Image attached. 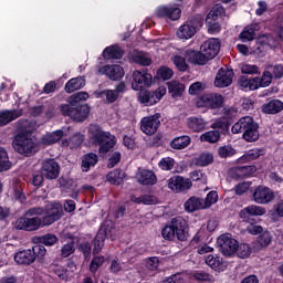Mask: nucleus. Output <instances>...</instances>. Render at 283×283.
I'll return each mask as SVG.
<instances>
[{"label":"nucleus","instance_id":"obj_19","mask_svg":"<svg viewBox=\"0 0 283 283\" xmlns=\"http://www.w3.org/2000/svg\"><path fill=\"white\" fill-rule=\"evenodd\" d=\"M266 213V208L262 206L251 205L242 209L239 213L243 222H251L253 216H264Z\"/></svg>","mask_w":283,"mask_h":283},{"label":"nucleus","instance_id":"obj_30","mask_svg":"<svg viewBox=\"0 0 283 283\" xmlns=\"http://www.w3.org/2000/svg\"><path fill=\"white\" fill-rule=\"evenodd\" d=\"M260 30V25L258 23H252L247 25L241 33L239 34V39L247 43L249 41H255V32Z\"/></svg>","mask_w":283,"mask_h":283},{"label":"nucleus","instance_id":"obj_36","mask_svg":"<svg viewBox=\"0 0 283 283\" xmlns=\"http://www.w3.org/2000/svg\"><path fill=\"white\" fill-rule=\"evenodd\" d=\"M138 182L144 186H154L156 185V182H158V178L156 177V174H154V171L143 170L138 178Z\"/></svg>","mask_w":283,"mask_h":283},{"label":"nucleus","instance_id":"obj_21","mask_svg":"<svg viewBox=\"0 0 283 283\" xmlns=\"http://www.w3.org/2000/svg\"><path fill=\"white\" fill-rule=\"evenodd\" d=\"M185 56L188 63H191V65H207V63H209V60L202 50L196 51L188 49L185 52Z\"/></svg>","mask_w":283,"mask_h":283},{"label":"nucleus","instance_id":"obj_44","mask_svg":"<svg viewBox=\"0 0 283 283\" xmlns=\"http://www.w3.org/2000/svg\"><path fill=\"white\" fill-rule=\"evenodd\" d=\"M38 244H42L43 247H54L56 242H59V237L54 233H46L36 238Z\"/></svg>","mask_w":283,"mask_h":283},{"label":"nucleus","instance_id":"obj_23","mask_svg":"<svg viewBox=\"0 0 283 283\" xmlns=\"http://www.w3.org/2000/svg\"><path fill=\"white\" fill-rule=\"evenodd\" d=\"M103 59L106 61H118L125 56V50L120 48L118 44H112L109 46H106L102 53Z\"/></svg>","mask_w":283,"mask_h":283},{"label":"nucleus","instance_id":"obj_34","mask_svg":"<svg viewBox=\"0 0 283 283\" xmlns=\"http://www.w3.org/2000/svg\"><path fill=\"white\" fill-rule=\"evenodd\" d=\"M189 145H191V137L189 135L175 137L170 142L171 149H177V150L187 149Z\"/></svg>","mask_w":283,"mask_h":283},{"label":"nucleus","instance_id":"obj_62","mask_svg":"<svg viewBox=\"0 0 283 283\" xmlns=\"http://www.w3.org/2000/svg\"><path fill=\"white\" fill-rule=\"evenodd\" d=\"M205 92V84L202 82H195L189 86L188 93L190 96H198Z\"/></svg>","mask_w":283,"mask_h":283},{"label":"nucleus","instance_id":"obj_51","mask_svg":"<svg viewBox=\"0 0 283 283\" xmlns=\"http://www.w3.org/2000/svg\"><path fill=\"white\" fill-rule=\"evenodd\" d=\"M174 65L179 72H187L189 70V64H187V56L175 55L172 59Z\"/></svg>","mask_w":283,"mask_h":283},{"label":"nucleus","instance_id":"obj_64","mask_svg":"<svg viewBox=\"0 0 283 283\" xmlns=\"http://www.w3.org/2000/svg\"><path fill=\"white\" fill-rule=\"evenodd\" d=\"M218 202V191H210L205 199V207L209 209V207H212V205H216Z\"/></svg>","mask_w":283,"mask_h":283},{"label":"nucleus","instance_id":"obj_11","mask_svg":"<svg viewBox=\"0 0 283 283\" xmlns=\"http://www.w3.org/2000/svg\"><path fill=\"white\" fill-rule=\"evenodd\" d=\"M160 113L143 117L140 119V130L143 134H146V136H154V134L158 132V127H160Z\"/></svg>","mask_w":283,"mask_h":283},{"label":"nucleus","instance_id":"obj_13","mask_svg":"<svg viewBox=\"0 0 283 283\" xmlns=\"http://www.w3.org/2000/svg\"><path fill=\"white\" fill-rule=\"evenodd\" d=\"M252 197L256 205H270L275 200V191L266 186H258L254 188Z\"/></svg>","mask_w":283,"mask_h":283},{"label":"nucleus","instance_id":"obj_6","mask_svg":"<svg viewBox=\"0 0 283 283\" xmlns=\"http://www.w3.org/2000/svg\"><path fill=\"white\" fill-rule=\"evenodd\" d=\"M25 216L18 219L15 229L19 231H39L41 229V218L32 216H43V208H31L27 210Z\"/></svg>","mask_w":283,"mask_h":283},{"label":"nucleus","instance_id":"obj_2","mask_svg":"<svg viewBox=\"0 0 283 283\" xmlns=\"http://www.w3.org/2000/svg\"><path fill=\"white\" fill-rule=\"evenodd\" d=\"M88 140L93 147H97L101 156H107L116 147V143H118L116 135L103 129V126L98 124H90Z\"/></svg>","mask_w":283,"mask_h":283},{"label":"nucleus","instance_id":"obj_33","mask_svg":"<svg viewBox=\"0 0 283 283\" xmlns=\"http://www.w3.org/2000/svg\"><path fill=\"white\" fill-rule=\"evenodd\" d=\"M64 133L61 129L54 130L50 134L43 135L41 138L42 145L50 147V145H56L63 138Z\"/></svg>","mask_w":283,"mask_h":283},{"label":"nucleus","instance_id":"obj_24","mask_svg":"<svg viewBox=\"0 0 283 283\" xmlns=\"http://www.w3.org/2000/svg\"><path fill=\"white\" fill-rule=\"evenodd\" d=\"M186 125L192 134H200L207 128V122L201 116H190L186 119Z\"/></svg>","mask_w":283,"mask_h":283},{"label":"nucleus","instance_id":"obj_7","mask_svg":"<svg viewBox=\"0 0 283 283\" xmlns=\"http://www.w3.org/2000/svg\"><path fill=\"white\" fill-rule=\"evenodd\" d=\"M154 84V76L143 69L142 71L133 72L132 88L135 92H143L145 87H151Z\"/></svg>","mask_w":283,"mask_h":283},{"label":"nucleus","instance_id":"obj_31","mask_svg":"<svg viewBox=\"0 0 283 283\" xmlns=\"http://www.w3.org/2000/svg\"><path fill=\"white\" fill-rule=\"evenodd\" d=\"M211 129H220L219 134H221V136H229L231 119L227 117L218 118L211 124Z\"/></svg>","mask_w":283,"mask_h":283},{"label":"nucleus","instance_id":"obj_14","mask_svg":"<svg viewBox=\"0 0 283 283\" xmlns=\"http://www.w3.org/2000/svg\"><path fill=\"white\" fill-rule=\"evenodd\" d=\"M220 39L210 38L201 44L200 50L203 52L208 61H213V59L220 54Z\"/></svg>","mask_w":283,"mask_h":283},{"label":"nucleus","instance_id":"obj_18","mask_svg":"<svg viewBox=\"0 0 283 283\" xmlns=\"http://www.w3.org/2000/svg\"><path fill=\"white\" fill-rule=\"evenodd\" d=\"M158 19H170V21H178L182 11L178 7L160 6L155 11Z\"/></svg>","mask_w":283,"mask_h":283},{"label":"nucleus","instance_id":"obj_29","mask_svg":"<svg viewBox=\"0 0 283 283\" xmlns=\"http://www.w3.org/2000/svg\"><path fill=\"white\" fill-rule=\"evenodd\" d=\"M273 241V237L271 235V232L269 230L263 231L260 233L253 243V249L255 251H263V249L269 248V244Z\"/></svg>","mask_w":283,"mask_h":283},{"label":"nucleus","instance_id":"obj_9","mask_svg":"<svg viewBox=\"0 0 283 283\" xmlns=\"http://www.w3.org/2000/svg\"><path fill=\"white\" fill-rule=\"evenodd\" d=\"M217 247L223 255H233L238 252V240L233 239L231 233H224L217 239Z\"/></svg>","mask_w":283,"mask_h":283},{"label":"nucleus","instance_id":"obj_8","mask_svg":"<svg viewBox=\"0 0 283 283\" xmlns=\"http://www.w3.org/2000/svg\"><path fill=\"white\" fill-rule=\"evenodd\" d=\"M165 94H167V87L159 86L156 91H153V92H149V91L142 92L138 96V101L143 105H146V107H151V105H156L157 103H160Z\"/></svg>","mask_w":283,"mask_h":283},{"label":"nucleus","instance_id":"obj_26","mask_svg":"<svg viewBox=\"0 0 283 283\" xmlns=\"http://www.w3.org/2000/svg\"><path fill=\"white\" fill-rule=\"evenodd\" d=\"M96 165H98V155L96 153H87L82 156L81 170L83 174L90 172Z\"/></svg>","mask_w":283,"mask_h":283},{"label":"nucleus","instance_id":"obj_63","mask_svg":"<svg viewBox=\"0 0 283 283\" xmlns=\"http://www.w3.org/2000/svg\"><path fill=\"white\" fill-rule=\"evenodd\" d=\"M13 198L18 200V202H25V193L23 192V188H21V184H15L13 188Z\"/></svg>","mask_w":283,"mask_h":283},{"label":"nucleus","instance_id":"obj_4","mask_svg":"<svg viewBox=\"0 0 283 283\" xmlns=\"http://www.w3.org/2000/svg\"><path fill=\"white\" fill-rule=\"evenodd\" d=\"M260 125L251 116L240 118L231 128L232 134H243L242 138L247 143L260 140Z\"/></svg>","mask_w":283,"mask_h":283},{"label":"nucleus","instance_id":"obj_12","mask_svg":"<svg viewBox=\"0 0 283 283\" xmlns=\"http://www.w3.org/2000/svg\"><path fill=\"white\" fill-rule=\"evenodd\" d=\"M109 233H112V222L105 221L102 223L97 234L93 240L94 253H101V251H103V248L105 247V240H107V235H109Z\"/></svg>","mask_w":283,"mask_h":283},{"label":"nucleus","instance_id":"obj_57","mask_svg":"<svg viewBox=\"0 0 283 283\" xmlns=\"http://www.w3.org/2000/svg\"><path fill=\"white\" fill-rule=\"evenodd\" d=\"M266 154V149L264 148H254L248 151V154L243 155L245 160H258L260 156H264Z\"/></svg>","mask_w":283,"mask_h":283},{"label":"nucleus","instance_id":"obj_59","mask_svg":"<svg viewBox=\"0 0 283 283\" xmlns=\"http://www.w3.org/2000/svg\"><path fill=\"white\" fill-rule=\"evenodd\" d=\"M175 160L171 157H164L159 160L158 167L163 171H171L174 169Z\"/></svg>","mask_w":283,"mask_h":283},{"label":"nucleus","instance_id":"obj_42","mask_svg":"<svg viewBox=\"0 0 283 283\" xmlns=\"http://www.w3.org/2000/svg\"><path fill=\"white\" fill-rule=\"evenodd\" d=\"M196 27L193 24H182L178 31L177 35L179 39H192V36H196Z\"/></svg>","mask_w":283,"mask_h":283},{"label":"nucleus","instance_id":"obj_22","mask_svg":"<svg viewBox=\"0 0 283 283\" xmlns=\"http://www.w3.org/2000/svg\"><path fill=\"white\" fill-rule=\"evenodd\" d=\"M23 116V109H3L0 111V127H6V125H10L17 118H21Z\"/></svg>","mask_w":283,"mask_h":283},{"label":"nucleus","instance_id":"obj_56","mask_svg":"<svg viewBox=\"0 0 283 283\" xmlns=\"http://www.w3.org/2000/svg\"><path fill=\"white\" fill-rule=\"evenodd\" d=\"M105 264V256H94L90 264V271L94 275Z\"/></svg>","mask_w":283,"mask_h":283},{"label":"nucleus","instance_id":"obj_49","mask_svg":"<svg viewBox=\"0 0 283 283\" xmlns=\"http://www.w3.org/2000/svg\"><path fill=\"white\" fill-rule=\"evenodd\" d=\"M224 105V96L219 93H210V109H220Z\"/></svg>","mask_w":283,"mask_h":283},{"label":"nucleus","instance_id":"obj_1","mask_svg":"<svg viewBox=\"0 0 283 283\" xmlns=\"http://www.w3.org/2000/svg\"><path fill=\"white\" fill-rule=\"evenodd\" d=\"M90 94L87 92H77L69 97V104H62L60 112L62 116H69L74 123H85L90 118V104L83 103L87 101Z\"/></svg>","mask_w":283,"mask_h":283},{"label":"nucleus","instance_id":"obj_48","mask_svg":"<svg viewBox=\"0 0 283 283\" xmlns=\"http://www.w3.org/2000/svg\"><path fill=\"white\" fill-rule=\"evenodd\" d=\"M258 171L255 166H239L235 168V174L239 178H249V176H253Z\"/></svg>","mask_w":283,"mask_h":283},{"label":"nucleus","instance_id":"obj_53","mask_svg":"<svg viewBox=\"0 0 283 283\" xmlns=\"http://www.w3.org/2000/svg\"><path fill=\"white\" fill-rule=\"evenodd\" d=\"M253 249L249 243H238L237 253L241 260L249 258L252 253Z\"/></svg>","mask_w":283,"mask_h":283},{"label":"nucleus","instance_id":"obj_40","mask_svg":"<svg viewBox=\"0 0 283 283\" xmlns=\"http://www.w3.org/2000/svg\"><path fill=\"white\" fill-rule=\"evenodd\" d=\"M130 202H134L135 205H156L158 199L154 195H142L139 197L132 195Z\"/></svg>","mask_w":283,"mask_h":283},{"label":"nucleus","instance_id":"obj_61","mask_svg":"<svg viewBox=\"0 0 283 283\" xmlns=\"http://www.w3.org/2000/svg\"><path fill=\"white\" fill-rule=\"evenodd\" d=\"M192 277H195L196 282H213V275L205 272V271H196L193 272Z\"/></svg>","mask_w":283,"mask_h":283},{"label":"nucleus","instance_id":"obj_41","mask_svg":"<svg viewBox=\"0 0 283 283\" xmlns=\"http://www.w3.org/2000/svg\"><path fill=\"white\" fill-rule=\"evenodd\" d=\"M76 253V247L74 243V238H71L69 242L64 243L60 249V258L65 259L70 258V255H74Z\"/></svg>","mask_w":283,"mask_h":283},{"label":"nucleus","instance_id":"obj_54","mask_svg":"<svg viewBox=\"0 0 283 283\" xmlns=\"http://www.w3.org/2000/svg\"><path fill=\"white\" fill-rule=\"evenodd\" d=\"M156 76L161 78V81H171V78H174V70L167 66H161L157 70Z\"/></svg>","mask_w":283,"mask_h":283},{"label":"nucleus","instance_id":"obj_46","mask_svg":"<svg viewBox=\"0 0 283 283\" xmlns=\"http://www.w3.org/2000/svg\"><path fill=\"white\" fill-rule=\"evenodd\" d=\"M239 85L244 90H250L251 92L258 90V84L255 83V77H249L247 75H241L239 77Z\"/></svg>","mask_w":283,"mask_h":283},{"label":"nucleus","instance_id":"obj_28","mask_svg":"<svg viewBox=\"0 0 283 283\" xmlns=\"http://www.w3.org/2000/svg\"><path fill=\"white\" fill-rule=\"evenodd\" d=\"M262 114L275 115L283 112V102L280 99H271L261 106Z\"/></svg>","mask_w":283,"mask_h":283},{"label":"nucleus","instance_id":"obj_10","mask_svg":"<svg viewBox=\"0 0 283 283\" xmlns=\"http://www.w3.org/2000/svg\"><path fill=\"white\" fill-rule=\"evenodd\" d=\"M40 171L46 180H56L61 176V166L54 158H46L42 161Z\"/></svg>","mask_w":283,"mask_h":283},{"label":"nucleus","instance_id":"obj_35","mask_svg":"<svg viewBox=\"0 0 283 283\" xmlns=\"http://www.w3.org/2000/svg\"><path fill=\"white\" fill-rule=\"evenodd\" d=\"M106 179L111 185H116L118 187L123 185L125 180V171L120 168H116L107 174Z\"/></svg>","mask_w":283,"mask_h":283},{"label":"nucleus","instance_id":"obj_3","mask_svg":"<svg viewBox=\"0 0 283 283\" xmlns=\"http://www.w3.org/2000/svg\"><path fill=\"white\" fill-rule=\"evenodd\" d=\"M189 224L182 217H175L166 223L161 230V238L169 242H187L189 238Z\"/></svg>","mask_w":283,"mask_h":283},{"label":"nucleus","instance_id":"obj_17","mask_svg":"<svg viewBox=\"0 0 283 283\" xmlns=\"http://www.w3.org/2000/svg\"><path fill=\"white\" fill-rule=\"evenodd\" d=\"M98 73L102 74V76H107L109 81H120L123 76H125V69L118 64L113 65H104L98 69Z\"/></svg>","mask_w":283,"mask_h":283},{"label":"nucleus","instance_id":"obj_43","mask_svg":"<svg viewBox=\"0 0 283 283\" xmlns=\"http://www.w3.org/2000/svg\"><path fill=\"white\" fill-rule=\"evenodd\" d=\"M256 90L260 87H269L273 83V75L268 71V69L262 73L261 77H254Z\"/></svg>","mask_w":283,"mask_h":283},{"label":"nucleus","instance_id":"obj_20","mask_svg":"<svg viewBox=\"0 0 283 283\" xmlns=\"http://www.w3.org/2000/svg\"><path fill=\"white\" fill-rule=\"evenodd\" d=\"M233 83V70L220 69L214 78L216 87H229Z\"/></svg>","mask_w":283,"mask_h":283},{"label":"nucleus","instance_id":"obj_37","mask_svg":"<svg viewBox=\"0 0 283 283\" xmlns=\"http://www.w3.org/2000/svg\"><path fill=\"white\" fill-rule=\"evenodd\" d=\"M96 98H106V104L112 105L118 101V94L114 90L95 91Z\"/></svg>","mask_w":283,"mask_h":283},{"label":"nucleus","instance_id":"obj_5","mask_svg":"<svg viewBox=\"0 0 283 283\" xmlns=\"http://www.w3.org/2000/svg\"><path fill=\"white\" fill-rule=\"evenodd\" d=\"M12 147L14 151L25 158H30L39 151V144H36L34 139L28 137V133L24 132L18 133L14 136Z\"/></svg>","mask_w":283,"mask_h":283},{"label":"nucleus","instance_id":"obj_55","mask_svg":"<svg viewBox=\"0 0 283 283\" xmlns=\"http://www.w3.org/2000/svg\"><path fill=\"white\" fill-rule=\"evenodd\" d=\"M219 158H231V156H235V150L231 145H224L218 148Z\"/></svg>","mask_w":283,"mask_h":283},{"label":"nucleus","instance_id":"obj_15","mask_svg":"<svg viewBox=\"0 0 283 283\" xmlns=\"http://www.w3.org/2000/svg\"><path fill=\"white\" fill-rule=\"evenodd\" d=\"M190 187H193L191 179H185L182 176L176 175L168 180V188L175 193H185Z\"/></svg>","mask_w":283,"mask_h":283},{"label":"nucleus","instance_id":"obj_16","mask_svg":"<svg viewBox=\"0 0 283 283\" xmlns=\"http://www.w3.org/2000/svg\"><path fill=\"white\" fill-rule=\"evenodd\" d=\"M63 216V210H61L60 207H56L54 205L48 206L44 216L41 219V227H50L54 224V222H57V220H61V217Z\"/></svg>","mask_w":283,"mask_h":283},{"label":"nucleus","instance_id":"obj_32","mask_svg":"<svg viewBox=\"0 0 283 283\" xmlns=\"http://www.w3.org/2000/svg\"><path fill=\"white\" fill-rule=\"evenodd\" d=\"M85 85V77L77 76L69 80L64 86L66 94H72L78 90H83Z\"/></svg>","mask_w":283,"mask_h":283},{"label":"nucleus","instance_id":"obj_50","mask_svg":"<svg viewBox=\"0 0 283 283\" xmlns=\"http://www.w3.org/2000/svg\"><path fill=\"white\" fill-rule=\"evenodd\" d=\"M265 70H268L269 73L272 74V78H275V81H280V78H283V64H270L265 67Z\"/></svg>","mask_w":283,"mask_h":283},{"label":"nucleus","instance_id":"obj_27","mask_svg":"<svg viewBox=\"0 0 283 283\" xmlns=\"http://www.w3.org/2000/svg\"><path fill=\"white\" fill-rule=\"evenodd\" d=\"M35 261L32 249L22 250L14 254V262L22 266H30V264H34Z\"/></svg>","mask_w":283,"mask_h":283},{"label":"nucleus","instance_id":"obj_45","mask_svg":"<svg viewBox=\"0 0 283 283\" xmlns=\"http://www.w3.org/2000/svg\"><path fill=\"white\" fill-rule=\"evenodd\" d=\"M199 139L201 143H210V145H213L220 140V130H208L201 134Z\"/></svg>","mask_w":283,"mask_h":283},{"label":"nucleus","instance_id":"obj_52","mask_svg":"<svg viewBox=\"0 0 283 283\" xmlns=\"http://www.w3.org/2000/svg\"><path fill=\"white\" fill-rule=\"evenodd\" d=\"M10 158L8 157V151L6 148L0 147V171H8L10 169Z\"/></svg>","mask_w":283,"mask_h":283},{"label":"nucleus","instance_id":"obj_58","mask_svg":"<svg viewBox=\"0 0 283 283\" xmlns=\"http://www.w3.org/2000/svg\"><path fill=\"white\" fill-rule=\"evenodd\" d=\"M34 260H38L41 262V260H43V258H45V254L48 253V250L45 249V245L38 243L36 245H34L31 249Z\"/></svg>","mask_w":283,"mask_h":283},{"label":"nucleus","instance_id":"obj_39","mask_svg":"<svg viewBox=\"0 0 283 283\" xmlns=\"http://www.w3.org/2000/svg\"><path fill=\"white\" fill-rule=\"evenodd\" d=\"M185 211L188 213H193V211H198L199 209H202V199L198 197H190L185 203Z\"/></svg>","mask_w":283,"mask_h":283},{"label":"nucleus","instance_id":"obj_38","mask_svg":"<svg viewBox=\"0 0 283 283\" xmlns=\"http://www.w3.org/2000/svg\"><path fill=\"white\" fill-rule=\"evenodd\" d=\"M168 85V92L172 98H180L182 94L185 93V86L182 83L178 81H171L167 83Z\"/></svg>","mask_w":283,"mask_h":283},{"label":"nucleus","instance_id":"obj_25","mask_svg":"<svg viewBox=\"0 0 283 283\" xmlns=\"http://www.w3.org/2000/svg\"><path fill=\"white\" fill-rule=\"evenodd\" d=\"M206 264L217 273H222L223 271H227V263L224 262V259L217 254H209L206 258Z\"/></svg>","mask_w":283,"mask_h":283},{"label":"nucleus","instance_id":"obj_60","mask_svg":"<svg viewBox=\"0 0 283 283\" xmlns=\"http://www.w3.org/2000/svg\"><path fill=\"white\" fill-rule=\"evenodd\" d=\"M44 178H45V176L43 175V172L41 170L33 172L31 176V179H30V184L33 187H36L39 189L43 186Z\"/></svg>","mask_w":283,"mask_h":283},{"label":"nucleus","instance_id":"obj_47","mask_svg":"<svg viewBox=\"0 0 283 283\" xmlns=\"http://www.w3.org/2000/svg\"><path fill=\"white\" fill-rule=\"evenodd\" d=\"M197 167H209V165L213 164V154L211 153H202L195 160Z\"/></svg>","mask_w":283,"mask_h":283}]
</instances>
